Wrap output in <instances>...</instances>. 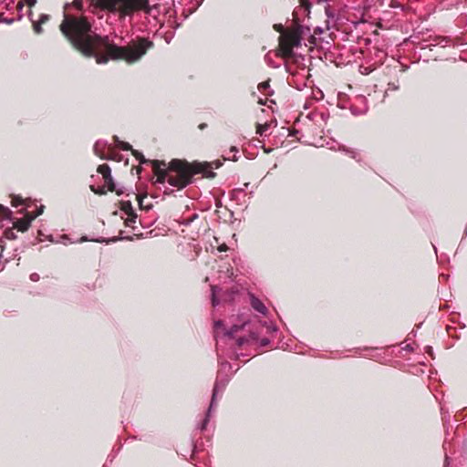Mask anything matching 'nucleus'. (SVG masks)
Listing matches in <instances>:
<instances>
[{
    "label": "nucleus",
    "mask_w": 467,
    "mask_h": 467,
    "mask_svg": "<svg viewBox=\"0 0 467 467\" xmlns=\"http://www.w3.org/2000/svg\"><path fill=\"white\" fill-rule=\"evenodd\" d=\"M213 164H214L215 169H218L222 166V162L220 161H215L214 162L212 163V165Z\"/></svg>",
    "instance_id": "obj_57"
},
{
    "label": "nucleus",
    "mask_w": 467,
    "mask_h": 467,
    "mask_svg": "<svg viewBox=\"0 0 467 467\" xmlns=\"http://www.w3.org/2000/svg\"><path fill=\"white\" fill-rule=\"evenodd\" d=\"M114 142L118 145V147L121 144L123 140H121L117 135L113 136Z\"/></svg>",
    "instance_id": "obj_53"
},
{
    "label": "nucleus",
    "mask_w": 467,
    "mask_h": 467,
    "mask_svg": "<svg viewBox=\"0 0 467 467\" xmlns=\"http://www.w3.org/2000/svg\"><path fill=\"white\" fill-rule=\"evenodd\" d=\"M238 294H239V290H238V289H230V290L228 291V296H229V297H230V301H231L232 303H234V297H235V296H237Z\"/></svg>",
    "instance_id": "obj_32"
},
{
    "label": "nucleus",
    "mask_w": 467,
    "mask_h": 467,
    "mask_svg": "<svg viewBox=\"0 0 467 467\" xmlns=\"http://www.w3.org/2000/svg\"><path fill=\"white\" fill-rule=\"evenodd\" d=\"M402 349L407 352H412L414 348L410 344H407L402 348Z\"/></svg>",
    "instance_id": "obj_47"
},
{
    "label": "nucleus",
    "mask_w": 467,
    "mask_h": 467,
    "mask_svg": "<svg viewBox=\"0 0 467 467\" xmlns=\"http://www.w3.org/2000/svg\"><path fill=\"white\" fill-rule=\"evenodd\" d=\"M113 192H115L117 193V195H122L125 192V188L123 186H119L117 184V190H114Z\"/></svg>",
    "instance_id": "obj_43"
},
{
    "label": "nucleus",
    "mask_w": 467,
    "mask_h": 467,
    "mask_svg": "<svg viewBox=\"0 0 467 467\" xmlns=\"http://www.w3.org/2000/svg\"><path fill=\"white\" fill-rule=\"evenodd\" d=\"M145 197H146V194L145 195H140V196L138 197V203H139V206H140V209L144 208L143 200H144Z\"/></svg>",
    "instance_id": "obj_45"
},
{
    "label": "nucleus",
    "mask_w": 467,
    "mask_h": 467,
    "mask_svg": "<svg viewBox=\"0 0 467 467\" xmlns=\"http://www.w3.org/2000/svg\"><path fill=\"white\" fill-rule=\"evenodd\" d=\"M97 6L109 12H116L121 0H94Z\"/></svg>",
    "instance_id": "obj_11"
},
{
    "label": "nucleus",
    "mask_w": 467,
    "mask_h": 467,
    "mask_svg": "<svg viewBox=\"0 0 467 467\" xmlns=\"http://www.w3.org/2000/svg\"><path fill=\"white\" fill-rule=\"evenodd\" d=\"M269 128L267 123L265 124H257L256 126V133L262 136Z\"/></svg>",
    "instance_id": "obj_28"
},
{
    "label": "nucleus",
    "mask_w": 467,
    "mask_h": 467,
    "mask_svg": "<svg viewBox=\"0 0 467 467\" xmlns=\"http://www.w3.org/2000/svg\"><path fill=\"white\" fill-rule=\"evenodd\" d=\"M119 7L126 15H131L134 11H143L150 15L154 9L159 8V5H150V0H121Z\"/></svg>",
    "instance_id": "obj_3"
},
{
    "label": "nucleus",
    "mask_w": 467,
    "mask_h": 467,
    "mask_svg": "<svg viewBox=\"0 0 467 467\" xmlns=\"http://www.w3.org/2000/svg\"><path fill=\"white\" fill-rule=\"evenodd\" d=\"M206 127H207V124H206V123H202V124H200V125H199V129H201V130H203V129H205Z\"/></svg>",
    "instance_id": "obj_64"
},
{
    "label": "nucleus",
    "mask_w": 467,
    "mask_h": 467,
    "mask_svg": "<svg viewBox=\"0 0 467 467\" xmlns=\"http://www.w3.org/2000/svg\"><path fill=\"white\" fill-rule=\"evenodd\" d=\"M301 5L307 11L308 15L310 14V10L312 7V4L309 0H299Z\"/></svg>",
    "instance_id": "obj_29"
},
{
    "label": "nucleus",
    "mask_w": 467,
    "mask_h": 467,
    "mask_svg": "<svg viewBox=\"0 0 467 467\" xmlns=\"http://www.w3.org/2000/svg\"><path fill=\"white\" fill-rule=\"evenodd\" d=\"M151 166L157 176L155 183L163 184L167 182L168 170L166 169V163L163 161L154 160L151 161Z\"/></svg>",
    "instance_id": "obj_8"
},
{
    "label": "nucleus",
    "mask_w": 467,
    "mask_h": 467,
    "mask_svg": "<svg viewBox=\"0 0 467 467\" xmlns=\"http://www.w3.org/2000/svg\"><path fill=\"white\" fill-rule=\"evenodd\" d=\"M94 57H96L97 63L99 64H106L109 60V57H98L96 54Z\"/></svg>",
    "instance_id": "obj_36"
},
{
    "label": "nucleus",
    "mask_w": 467,
    "mask_h": 467,
    "mask_svg": "<svg viewBox=\"0 0 467 467\" xmlns=\"http://www.w3.org/2000/svg\"><path fill=\"white\" fill-rule=\"evenodd\" d=\"M247 342H249V340H248V337H246V336L240 337L236 339V345L238 347H242Z\"/></svg>",
    "instance_id": "obj_31"
},
{
    "label": "nucleus",
    "mask_w": 467,
    "mask_h": 467,
    "mask_svg": "<svg viewBox=\"0 0 467 467\" xmlns=\"http://www.w3.org/2000/svg\"><path fill=\"white\" fill-rule=\"evenodd\" d=\"M12 206L18 207L24 203V200L20 195H12Z\"/></svg>",
    "instance_id": "obj_27"
},
{
    "label": "nucleus",
    "mask_w": 467,
    "mask_h": 467,
    "mask_svg": "<svg viewBox=\"0 0 467 467\" xmlns=\"http://www.w3.org/2000/svg\"><path fill=\"white\" fill-rule=\"evenodd\" d=\"M314 32L318 35H322L324 33V28L320 26H316Z\"/></svg>",
    "instance_id": "obj_50"
},
{
    "label": "nucleus",
    "mask_w": 467,
    "mask_h": 467,
    "mask_svg": "<svg viewBox=\"0 0 467 467\" xmlns=\"http://www.w3.org/2000/svg\"><path fill=\"white\" fill-rule=\"evenodd\" d=\"M191 172H192V176L194 174H202L205 178L213 179L216 176V173L213 171L212 163L204 161L199 162L194 161L191 166Z\"/></svg>",
    "instance_id": "obj_7"
},
{
    "label": "nucleus",
    "mask_w": 467,
    "mask_h": 467,
    "mask_svg": "<svg viewBox=\"0 0 467 467\" xmlns=\"http://www.w3.org/2000/svg\"><path fill=\"white\" fill-rule=\"evenodd\" d=\"M222 366H223V368H226V367H229V368H230V367H231V364H230L229 362L225 361V362H223V363H222Z\"/></svg>",
    "instance_id": "obj_62"
},
{
    "label": "nucleus",
    "mask_w": 467,
    "mask_h": 467,
    "mask_svg": "<svg viewBox=\"0 0 467 467\" xmlns=\"http://www.w3.org/2000/svg\"><path fill=\"white\" fill-rule=\"evenodd\" d=\"M230 151L234 153V157H233V159H232V161H238V159H239V157L237 156V153H238V151H239L238 148H237L236 146H231V148H230Z\"/></svg>",
    "instance_id": "obj_37"
},
{
    "label": "nucleus",
    "mask_w": 467,
    "mask_h": 467,
    "mask_svg": "<svg viewBox=\"0 0 467 467\" xmlns=\"http://www.w3.org/2000/svg\"><path fill=\"white\" fill-rule=\"evenodd\" d=\"M59 29L72 47L86 57H95L94 48L104 46L109 51V59H125L128 63L140 60L153 43L143 39L135 50L129 51L114 43L108 36H102L93 30L92 23L86 16H64Z\"/></svg>",
    "instance_id": "obj_1"
},
{
    "label": "nucleus",
    "mask_w": 467,
    "mask_h": 467,
    "mask_svg": "<svg viewBox=\"0 0 467 467\" xmlns=\"http://www.w3.org/2000/svg\"><path fill=\"white\" fill-rule=\"evenodd\" d=\"M270 87L269 85V82L268 81H264V82H261L259 85H258V88L260 90H264V89H266Z\"/></svg>",
    "instance_id": "obj_42"
},
{
    "label": "nucleus",
    "mask_w": 467,
    "mask_h": 467,
    "mask_svg": "<svg viewBox=\"0 0 467 467\" xmlns=\"http://www.w3.org/2000/svg\"><path fill=\"white\" fill-rule=\"evenodd\" d=\"M122 150H130L131 152L135 150L132 146L126 141H122L121 144L119 146Z\"/></svg>",
    "instance_id": "obj_30"
},
{
    "label": "nucleus",
    "mask_w": 467,
    "mask_h": 467,
    "mask_svg": "<svg viewBox=\"0 0 467 467\" xmlns=\"http://www.w3.org/2000/svg\"><path fill=\"white\" fill-rule=\"evenodd\" d=\"M236 319L240 323L234 324L231 327L227 328L223 332V336L228 338H234L236 332L244 330L247 326L251 324V319L245 317V313L238 312Z\"/></svg>",
    "instance_id": "obj_6"
},
{
    "label": "nucleus",
    "mask_w": 467,
    "mask_h": 467,
    "mask_svg": "<svg viewBox=\"0 0 467 467\" xmlns=\"http://www.w3.org/2000/svg\"><path fill=\"white\" fill-rule=\"evenodd\" d=\"M4 238L7 240H16L17 238V235L13 232L11 228H8L5 230Z\"/></svg>",
    "instance_id": "obj_26"
},
{
    "label": "nucleus",
    "mask_w": 467,
    "mask_h": 467,
    "mask_svg": "<svg viewBox=\"0 0 467 467\" xmlns=\"http://www.w3.org/2000/svg\"><path fill=\"white\" fill-rule=\"evenodd\" d=\"M36 0H26V4L29 7L34 6L36 4Z\"/></svg>",
    "instance_id": "obj_56"
},
{
    "label": "nucleus",
    "mask_w": 467,
    "mask_h": 467,
    "mask_svg": "<svg viewBox=\"0 0 467 467\" xmlns=\"http://www.w3.org/2000/svg\"><path fill=\"white\" fill-rule=\"evenodd\" d=\"M89 189L91 190V192H93L95 194H98V195H105L107 192L104 186L95 187L94 185H90Z\"/></svg>",
    "instance_id": "obj_25"
},
{
    "label": "nucleus",
    "mask_w": 467,
    "mask_h": 467,
    "mask_svg": "<svg viewBox=\"0 0 467 467\" xmlns=\"http://www.w3.org/2000/svg\"><path fill=\"white\" fill-rule=\"evenodd\" d=\"M247 337H248V340H257L258 333L255 331H250Z\"/></svg>",
    "instance_id": "obj_40"
},
{
    "label": "nucleus",
    "mask_w": 467,
    "mask_h": 467,
    "mask_svg": "<svg viewBox=\"0 0 467 467\" xmlns=\"http://www.w3.org/2000/svg\"><path fill=\"white\" fill-rule=\"evenodd\" d=\"M30 226V220L27 219H18L14 223V228L21 233L26 232Z\"/></svg>",
    "instance_id": "obj_15"
},
{
    "label": "nucleus",
    "mask_w": 467,
    "mask_h": 467,
    "mask_svg": "<svg viewBox=\"0 0 467 467\" xmlns=\"http://www.w3.org/2000/svg\"><path fill=\"white\" fill-rule=\"evenodd\" d=\"M30 280L33 282H36L39 280V275L36 273H33L30 275Z\"/></svg>",
    "instance_id": "obj_49"
},
{
    "label": "nucleus",
    "mask_w": 467,
    "mask_h": 467,
    "mask_svg": "<svg viewBox=\"0 0 467 467\" xmlns=\"http://www.w3.org/2000/svg\"><path fill=\"white\" fill-rule=\"evenodd\" d=\"M325 13L327 17V20L326 21V28L329 30L331 28V21L335 20V23L337 22V18H336L335 13L332 11L330 6L327 5L325 6Z\"/></svg>",
    "instance_id": "obj_16"
},
{
    "label": "nucleus",
    "mask_w": 467,
    "mask_h": 467,
    "mask_svg": "<svg viewBox=\"0 0 467 467\" xmlns=\"http://www.w3.org/2000/svg\"><path fill=\"white\" fill-rule=\"evenodd\" d=\"M348 154L352 159H355V160L357 159V157H358V152H357V151H355V150H349V152H348Z\"/></svg>",
    "instance_id": "obj_51"
},
{
    "label": "nucleus",
    "mask_w": 467,
    "mask_h": 467,
    "mask_svg": "<svg viewBox=\"0 0 467 467\" xmlns=\"http://www.w3.org/2000/svg\"><path fill=\"white\" fill-rule=\"evenodd\" d=\"M120 209L121 211H123L127 215L130 213H132L133 211H135L133 209V206H132V203L130 201H122L120 202Z\"/></svg>",
    "instance_id": "obj_20"
},
{
    "label": "nucleus",
    "mask_w": 467,
    "mask_h": 467,
    "mask_svg": "<svg viewBox=\"0 0 467 467\" xmlns=\"http://www.w3.org/2000/svg\"><path fill=\"white\" fill-rule=\"evenodd\" d=\"M33 28L36 34H41L43 32L42 24H40L38 21L34 23Z\"/></svg>",
    "instance_id": "obj_35"
},
{
    "label": "nucleus",
    "mask_w": 467,
    "mask_h": 467,
    "mask_svg": "<svg viewBox=\"0 0 467 467\" xmlns=\"http://www.w3.org/2000/svg\"><path fill=\"white\" fill-rule=\"evenodd\" d=\"M14 22H15L14 18L4 17L3 15H0V24L4 23L6 25H12Z\"/></svg>",
    "instance_id": "obj_34"
},
{
    "label": "nucleus",
    "mask_w": 467,
    "mask_h": 467,
    "mask_svg": "<svg viewBox=\"0 0 467 467\" xmlns=\"http://www.w3.org/2000/svg\"><path fill=\"white\" fill-rule=\"evenodd\" d=\"M228 381H229V379H226L223 383L220 382L219 380H216L214 382V385L213 388V392H212V397H211V401H210L209 407L206 410L205 417H204L203 420L197 426V429H199L200 431H202L206 429L207 424L210 420L211 414H212L214 407L216 406L217 396H218L219 390H220V389H224L225 386L227 385Z\"/></svg>",
    "instance_id": "obj_4"
},
{
    "label": "nucleus",
    "mask_w": 467,
    "mask_h": 467,
    "mask_svg": "<svg viewBox=\"0 0 467 467\" xmlns=\"http://www.w3.org/2000/svg\"><path fill=\"white\" fill-rule=\"evenodd\" d=\"M223 327V321L221 320V319H218V320H215L213 322V327L214 328H220V327Z\"/></svg>",
    "instance_id": "obj_44"
},
{
    "label": "nucleus",
    "mask_w": 467,
    "mask_h": 467,
    "mask_svg": "<svg viewBox=\"0 0 467 467\" xmlns=\"http://www.w3.org/2000/svg\"><path fill=\"white\" fill-rule=\"evenodd\" d=\"M199 215L197 213H194L191 218L188 220H185L182 224L185 226H189L192 223H193L195 220H197Z\"/></svg>",
    "instance_id": "obj_33"
},
{
    "label": "nucleus",
    "mask_w": 467,
    "mask_h": 467,
    "mask_svg": "<svg viewBox=\"0 0 467 467\" xmlns=\"http://www.w3.org/2000/svg\"><path fill=\"white\" fill-rule=\"evenodd\" d=\"M260 324L263 327H265L270 332H277L278 331V327L273 322L269 323L267 321H261Z\"/></svg>",
    "instance_id": "obj_23"
},
{
    "label": "nucleus",
    "mask_w": 467,
    "mask_h": 467,
    "mask_svg": "<svg viewBox=\"0 0 467 467\" xmlns=\"http://www.w3.org/2000/svg\"><path fill=\"white\" fill-rule=\"evenodd\" d=\"M192 177L191 176H185L179 177L177 174V177L172 176H167V182L173 187H177L179 190L184 189L186 186L192 183Z\"/></svg>",
    "instance_id": "obj_10"
},
{
    "label": "nucleus",
    "mask_w": 467,
    "mask_h": 467,
    "mask_svg": "<svg viewBox=\"0 0 467 467\" xmlns=\"http://www.w3.org/2000/svg\"><path fill=\"white\" fill-rule=\"evenodd\" d=\"M4 249H5L4 240L0 239V258L2 257V253H3Z\"/></svg>",
    "instance_id": "obj_55"
},
{
    "label": "nucleus",
    "mask_w": 467,
    "mask_h": 467,
    "mask_svg": "<svg viewBox=\"0 0 467 467\" xmlns=\"http://www.w3.org/2000/svg\"><path fill=\"white\" fill-rule=\"evenodd\" d=\"M310 34V26L297 25L293 32L285 34V40L281 43L284 52L288 56L294 55V47H300L302 46L303 36Z\"/></svg>",
    "instance_id": "obj_2"
},
{
    "label": "nucleus",
    "mask_w": 467,
    "mask_h": 467,
    "mask_svg": "<svg viewBox=\"0 0 467 467\" xmlns=\"http://www.w3.org/2000/svg\"><path fill=\"white\" fill-rule=\"evenodd\" d=\"M191 166L189 162L186 161H182L180 159H172L168 166L166 165V169L169 171L176 172L179 177L191 176L192 177V172H191Z\"/></svg>",
    "instance_id": "obj_5"
},
{
    "label": "nucleus",
    "mask_w": 467,
    "mask_h": 467,
    "mask_svg": "<svg viewBox=\"0 0 467 467\" xmlns=\"http://www.w3.org/2000/svg\"><path fill=\"white\" fill-rule=\"evenodd\" d=\"M307 35L309 36V39H308L309 43L316 46L317 45V37L314 35H312L311 33L307 34Z\"/></svg>",
    "instance_id": "obj_46"
},
{
    "label": "nucleus",
    "mask_w": 467,
    "mask_h": 467,
    "mask_svg": "<svg viewBox=\"0 0 467 467\" xmlns=\"http://www.w3.org/2000/svg\"><path fill=\"white\" fill-rule=\"evenodd\" d=\"M248 296L250 299L252 308L257 311L263 317H266L268 315V309L265 306V305L262 302V300L250 291L248 292Z\"/></svg>",
    "instance_id": "obj_9"
},
{
    "label": "nucleus",
    "mask_w": 467,
    "mask_h": 467,
    "mask_svg": "<svg viewBox=\"0 0 467 467\" xmlns=\"http://www.w3.org/2000/svg\"><path fill=\"white\" fill-rule=\"evenodd\" d=\"M218 249H219L220 252L225 251L226 250V245L225 244L221 245V246H219Z\"/></svg>",
    "instance_id": "obj_61"
},
{
    "label": "nucleus",
    "mask_w": 467,
    "mask_h": 467,
    "mask_svg": "<svg viewBox=\"0 0 467 467\" xmlns=\"http://www.w3.org/2000/svg\"><path fill=\"white\" fill-rule=\"evenodd\" d=\"M221 289L217 285L211 286V302L213 307H216L220 305V299L217 296V293H219Z\"/></svg>",
    "instance_id": "obj_17"
},
{
    "label": "nucleus",
    "mask_w": 467,
    "mask_h": 467,
    "mask_svg": "<svg viewBox=\"0 0 467 467\" xmlns=\"http://www.w3.org/2000/svg\"><path fill=\"white\" fill-rule=\"evenodd\" d=\"M249 185V182H246L244 184V187H241V188H237L234 190L235 192H242L244 191V188L248 187Z\"/></svg>",
    "instance_id": "obj_54"
},
{
    "label": "nucleus",
    "mask_w": 467,
    "mask_h": 467,
    "mask_svg": "<svg viewBox=\"0 0 467 467\" xmlns=\"http://www.w3.org/2000/svg\"><path fill=\"white\" fill-rule=\"evenodd\" d=\"M104 181L108 186V191L113 192L114 190H117V183L115 182V181L112 177V174L106 177V179Z\"/></svg>",
    "instance_id": "obj_21"
},
{
    "label": "nucleus",
    "mask_w": 467,
    "mask_h": 467,
    "mask_svg": "<svg viewBox=\"0 0 467 467\" xmlns=\"http://www.w3.org/2000/svg\"><path fill=\"white\" fill-rule=\"evenodd\" d=\"M133 240V236L131 235H119V236H114V237H111V238H105V237H100V238H96V240H93L95 243H99V244H109V243H116V242H119V241H132Z\"/></svg>",
    "instance_id": "obj_13"
},
{
    "label": "nucleus",
    "mask_w": 467,
    "mask_h": 467,
    "mask_svg": "<svg viewBox=\"0 0 467 467\" xmlns=\"http://www.w3.org/2000/svg\"><path fill=\"white\" fill-rule=\"evenodd\" d=\"M271 343V340L267 337H263L259 340L260 347H266Z\"/></svg>",
    "instance_id": "obj_39"
},
{
    "label": "nucleus",
    "mask_w": 467,
    "mask_h": 467,
    "mask_svg": "<svg viewBox=\"0 0 467 467\" xmlns=\"http://www.w3.org/2000/svg\"><path fill=\"white\" fill-rule=\"evenodd\" d=\"M388 90H398L400 88L399 82H389Z\"/></svg>",
    "instance_id": "obj_38"
},
{
    "label": "nucleus",
    "mask_w": 467,
    "mask_h": 467,
    "mask_svg": "<svg viewBox=\"0 0 467 467\" xmlns=\"http://www.w3.org/2000/svg\"><path fill=\"white\" fill-rule=\"evenodd\" d=\"M44 210H45V206L42 204L37 207L36 212V214L37 215V217L44 213Z\"/></svg>",
    "instance_id": "obj_48"
},
{
    "label": "nucleus",
    "mask_w": 467,
    "mask_h": 467,
    "mask_svg": "<svg viewBox=\"0 0 467 467\" xmlns=\"http://www.w3.org/2000/svg\"><path fill=\"white\" fill-rule=\"evenodd\" d=\"M37 217V215L35 213V214H32L30 215L27 220H30V224L32 223V222Z\"/></svg>",
    "instance_id": "obj_59"
},
{
    "label": "nucleus",
    "mask_w": 467,
    "mask_h": 467,
    "mask_svg": "<svg viewBox=\"0 0 467 467\" xmlns=\"http://www.w3.org/2000/svg\"><path fill=\"white\" fill-rule=\"evenodd\" d=\"M4 220L13 221V213L8 207L0 204V228L3 227Z\"/></svg>",
    "instance_id": "obj_14"
},
{
    "label": "nucleus",
    "mask_w": 467,
    "mask_h": 467,
    "mask_svg": "<svg viewBox=\"0 0 467 467\" xmlns=\"http://www.w3.org/2000/svg\"><path fill=\"white\" fill-rule=\"evenodd\" d=\"M97 171L103 175L104 180L111 174V168L108 164H101L98 167Z\"/></svg>",
    "instance_id": "obj_18"
},
{
    "label": "nucleus",
    "mask_w": 467,
    "mask_h": 467,
    "mask_svg": "<svg viewBox=\"0 0 467 467\" xmlns=\"http://www.w3.org/2000/svg\"><path fill=\"white\" fill-rule=\"evenodd\" d=\"M49 20V16L47 15V14H42L40 16H39V19H38V22L40 24H45L46 22H47Z\"/></svg>",
    "instance_id": "obj_41"
},
{
    "label": "nucleus",
    "mask_w": 467,
    "mask_h": 467,
    "mask_svg": "<svg viewBox=\"0 0 467 467\" xmlns=\"http://www.w3.org/2000/svg\"><path fill=\"white\" fill-rule=\"evenodd\" d=\"M339 150H342L345 153H348L350 149L346 148L345 146L339 147Z\"/></svg>",
    "instance_id": "obj_58"
},
{
    "label": "nucleus",
    "mask_w": 467,
    "mask_h": 467,
    "mask_svg": "<svg viewBox=\"0 0 467 467\" xmlns=\"http://www.w3.org/2000/svg\"><path fill=\"white\" fill-rule=\"evenodd\" d=\"M274 29L281 34L280 42L282 43L285 38V34L287 33L285 29V26L282 24H275Z\"/></svg>",
    "instance_id": "obj_22"
},
{
    "label": "nucleus",
    "mask_w": 467,
    "mask_h": 467,
    "mask_svg": "<svg viewBox=\"0 0 467 467\" xmlns=\"http://www.w3.org/2000/svg\"><path fill=\"white\" fill-rule=\"evenodd\" d=\"M107 140H98L93 146L94 153L97 156H99L101 160H111L110 157L103 154V150L107 146Z\"/></svg>",
    "instance_id": "obj_12"
},
{
    "label": "nucleus",
    "mask_w": 467,
    "mask_h": 467,
    "mask_svg": "<svg viewBox=\"0 0 467 467\" xmlns=\"http://www.w3.org/2000/svg\"><path fill=\"white\" fill-rule=\"evenodd\" d=\"M132 155L136 158V160L140 163V164H145V163H150L151 164V161L150 160H148L144 157V155L142 154V152L139 151L138 150H135L132 151Z\"/></svg>",
    "instance_id": "obj_19"
},
{
    "label": "nucleus",
    "mask_w": 467,
    "mask_h": 467,
    "mask_svg": "<svg viewBox=\"0 0 467 467\" xmlns=\"http://www.w3.org/2000/svg\"><path fill=\"white\" fill-rule=\"evenodd\" d=\"M426 349H427V350H426V352H427L428 354H431V353L432 352V348H431V347H430V346L426 347Z\"/></svg>",
    "instance_id": "obj_63"
},
{
    "label": "nucleus",
    "mask_w": 467,
    "mask_h": 467,
    "mask_svg": "<svg viewBox=\"0 0 467 467\" xmlns=\"http://www.w3.org/2000/svg\"><path fill=\"white\" fill-rule=\"evenodd\" d=\"M137 217H138V215H137L135 211H133L132 213H129L128 214V218H127V220L125 222L126 226H130L131 223H135Z\"/></svg>",
    "instance_id": "obj_24"
},
{
    "label": "nucleus",
    "mask_w": 467,
    "mask_h": 467,
    "mask_svg": "<svg viewBox=\"0 0 467 467\" xmlns=\"http://www.w3.org/2000/svg\"><path fill=\"white\" fill-rule=\"evenodd\" d=\"M92 240H93V239H89L87 235H83V236L78 240V242H79V243H83V242H89V241H90V242H93Z\"/></svg>",
    "instance_id": "obj_52"
},
{
    "label": "nucleus",
    "mask_w": 467,
    "mask_h": 467,
    "mask_svg": "<svg viewBox=\"0 0 467 467\" xmlns=\"http://www.w3.org/2000/svg\"><path fill=\"white\" fill-rule=\"evenodd\" d=\"M152 207H153V205L151 203H149L147 205H144L143 209L146 210V211H150V210L152 209Z\"/></svg>",
    "instance_id": "obj_60"
}]
</instances>
